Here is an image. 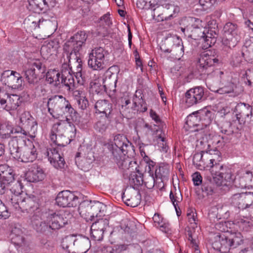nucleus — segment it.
<instances>
[{
	"instance_id": "1",
	"label": "nucleus",
	"mask_w": 253,
	"mask_h": 253,
	"mask_svg": "<svg viewBox=\"0 0 253 253\" xmlns=\"http://www.w3.org/2000/svg\"><path fill=\"white\" fill-rule=\"evenodd\" d=\"M21 192V184L16 180L14 170L7 165H0V194H13L11 198H8L9 200H6L16 210L20 209L22 199L19 194Z\"/></svg>"
},
{
	"instance_id": "2",
	"label": "nucleus",
	"mask_w": 253,
	"mask_h": 253,
	"mask_svg": "<svg viewBox=\"0 0 253 253\" xmlns=\"http://www.w3.org/2000/svg\"><path fill=\"white\" fill-rule=\"evenodd\" d=\"M48 112L53 117L58 119L66 113L67 121L72 120L76 124L80 122V116L71 106L69 102L62 95H54L50 97L47 102Z\"/></svg>"
},
{
	"instance_id": "3",
	"label": "nucleus",
	"mask_w": 253,
	"mask_h": 253,
	"mask_svg": "<svg viewBox=\"0 0 253 253\" xmlns=\"http://www.w3.org/2000/svg\"><path fill=\"white\" fill-rule=\"evenodd\" d=\"M216 237L218 240L212 244V248L220 253H228L230 250L236 248L243 242L240 232L230 233L227 231L219 233Z\"/></svg>"
},
{
	"instance_id": "4",
	"label": "nucleus",
	"mask_w": 253,
	"mask_h": 253,
	"mask_svg": "<svg viewBox=\"0 0 253 253\" xmlns=\"http://www.w3.org/2000/svg\"><path fill=\"white\" fill-rule=\"evenodd\" d=\"M107 145L111 154V159L120 158V156L123 154L127 155V156L129 157L134 151L132 143L127 139L126 136L123 134L115 135L113 142L109 143Z\"/></svg>"
},
{
	"instance_id": "5",
	"label": "nucleus",
	"mask_w": 253,
	"mask_h": 253,
	"mask_svg": "<svg viewBox=\"0 0 253 253\" xmlns=\"http://www.w3.org/2000/svg\"><path fill=\"white\" fill-rule=\"evenodd\" d=\"M218 59L214 55H210L208 53H204L201 55L199 59L197 67L200 72L207 74L208 76H213L215 78H219L221 80L224 72L216 69L213 70L212 67L215 63H218Z\"/></svg>"
},
{
	"instance_id": "6",
	"label": "nucleus",
	"mask_w": 253,
	"mask_h": 253,
	"mask_svg": "<svg viewBox=\"0 0 253 253\" xmlns=\"http://www.w3.org/2000/svg\"><path fill=\"white\" fill-rule=\"evenodd\" d=\"M202 21L193 17H186L181 20V25L183 32L189 33L188 37L195 40H199L204 37V29L201 25Z\"/></svg>"
},
{
	"instance_id": "7",
	"label": "nucleus",
	"mask_w": 253,
	"mask_h": 253,
	"mask_svg": "<svg viewBox=\"0 0 253 253\" xmlns=\"http://www.w3.org/2000/svg\"><path fill=\"white\" fill-rule=\"evenodd\" d=\"M223 30L225 38L223 40V44L225 49L234 48L240 40V32L238 25L231 22L227 23L223 27Z\"/></svg>"
},
{
	"instance_id": "8",
	"label": "nucleus",
	"mask_w": 253,
	"mask_h": 253,
	"mask_svg": "<svg viewBox=\"0 0 253 253\" xmlns=\"http://www.w3.org/2000/svg\"><path fill=\"white\" fill-rule=\"evenodd\" d=\"M24 24L31 32L37 28L54 31L57 25L55 20L51 21L49 19H44L43 18H40L35 15H30L28 16L25 19Z\"/></svg>"
},
{
	"instance_id": "9",
	"label": "nucleus",
	"mask_w": 253,
	"mask_h": 253,
	"mask_svg": "<svg viewBox=\"0 0 253 253\" xmlns=\"http://www.w3.org/2000/svg\"><path fill=\"white\" fill-rule=\"evenodd\" d=\"M31 67L25 71L27 81L30 84L37 85L39 82L38 76L45 72L46 68L42 61L39 59H33L30 62Z\"/></svg>"
},
{
	"instance_id": "10",
	"label": "nucleus",
	"mask_w": 253,
	"mask_h": 253,
	"mask_svg": "<svg viewBox=\"0 0 253 253\" xmlns=\"http://www.w3.org/2000/svg\"><path fill=\"white\" fill-rule=\"evenodd\" d=\"M87 35L84 31H80L72 36L64 44V49L70 55L79 53L85 45Z\"/></svg>"
},
{
	"instance_id": "11",
	"label": "nucleus",
	"mask_w": 253,
	"mask_h": 253,
	"mask_svg": "<svg viewBox=\"0 0 253 253\" xmlns=\"http://www.w3.org/2000/svg\"><path fill=\"white\" fill-rule=\"evenodd\" d=\"M179 11V7L167 3L154 8L153 16L157 22L168 21L175 17Z\"/></svg>"
},
{
	"instance_id": "12",
	"label": "nucleus",
	"mask_w": 253,
	"mask_h": 253,
	"mask_svg": "<svg viewBox=\"0 0 253 253\" xmlns=\"http://www.w3.org/2000/svg\"><path fill=\"white\" fill-rule=\"evenodd\" d=\"M65 131V126L61 123L55 124L52 127L50 137L51 140L58 146L57 148L66 146L72 140V136L70 138L64 135Z\"/></svg>"
},
{
	"instance_id": "13",
	"label": "nucleus",
	"mask_w": 253,
	"mask_h": 253,
	"mask_svg": "<svg viewBox=\"0 0 253 253\" xmlns=\"http://www.w3.org/2000/svg\"><path fill=\"white\" fill-rule=\"evenodd\" d=\"M22 77L16 71L6 70L1 75L2 84L12 89H21L22 86Z\"/></svg>"
},
{
	"instance_id": "14",
	"label": "nucleus",
	"mask_w": 253,
	"mask_h": 253,
	"mask_svg": "<svg viewBox=\"0 0 253 253\" xmlns=\"http://www.w3.org/2000/svg\"><path fill=\"white\" fill-rule=\"evenodd\" d=\"M196 213L191 211L187 213V215L190 226L187 227L185 229V235L190 241V246L194 250V252L200 251L199 250V246L196 240L197 234L195 232V228H197V218L195 216Z\"/></svg>"
},
{
	"instance_id": "15",
	"label": "nucleus",
	"mask_w": 253,
	"mask_h": 253,
	"mask_svg": "<svg viewBox=\"0 0 253 253\" xmlns=\"http://www.w3.org/2000/svg\"><path fill=\"white\" fill-rule=\"evenodd\" d=\"M231 204L239 210H244L253 204V192H243L233 194L230 198Z\"/></svg>"
},
{
	"instance_id": "16",
	"label": "nucleus",
	"mask_w": 253,
	"mask_h": 253,
	"mask_svg": "<svg viewBox=\"0 0 253 253\" xmlns=\"http://www.w3.org/2000/svg\"><path fill=\"white\" fill-rule=\"evenodd\" d=\"M161 49L164 52H172L178 58H180L184 54V46L182 42L173 38L166 39L164 43L161 46Z\"/></svg>"
},
{
	"instance_id": "17",
	"label": "nucleus",
	"mask_w": 253,
	"mask_h": 253,
	"mask_svg": "<svg viewBox=\"0 0 253 253\" xmlns=\"http://www.w3.org/2000/svg\"><path fill=\"white\" fill-rule=\"evenodd\" d=\"M45 217L48 222L50 233L64 227L68 224L69 220L63 214H58L54 212L45 213Z\"/></svg>"
},
{
	"instance_id": "18",
	"label": "nucleus",
	"mask_w": 253,
	"mask_h": 253,
	"mask_svg": "<svg viewBox=\"0 0 253 253\" xmlns=\"http://www.w3.org/2000/svg\"><path fill=\"white\" fill-rule=\"evenodd\" d=\"M206 98L204 88L201 86L191 88L185 93V103L188 107L199 103Z\"/></svg>"
},
{
	"instance_id": "19",
	"label": "nucleus",
	"mask_w": 253,
	"mask_h": 253,
	"mask_svg": "<svg viewBox=\"0 0 253 253\" xmlns=\"http://www.w3.org/2000/svg\"><path fill=\"white\" fill-rule=\"evenodd\" d=\"M78 197L68 190L62 191L58 193L56 198L57 205L62 207H74L76 206Z\"/></svg>"
},
{
	"instance_id": "20",
	"label": "nucleus",
	"mask_w": 253,
	"mask_h": 253,
	"mask_svg": "<svg viewBox=\"0 0 253 253\" xmlns=\"http://www.w3.org/2000/svg\"><path fill=\"white\" fill-rule=\"evenodd\" d=\"M75 243L81 246V253H86L87 252L89 242L87 240H76L73 235L67 236L63 239L61 246L65 252L70 253L71 250L70 248H72L73 245H75Z\"/></svg>"
},
{
	"instance_id": "21",
	"label": "nucleus",
	"mask_w": 253,
	"mask_h": 253,
	"mask_svg": "<svg viewBox=\"0 0 253 253\" xmlns=\"http://www.w3.org/2000/svg\"><path fill=\"white\" fill-rule=\"evenodd\" d=\"M36 152V149L32 142H30L28 145L25 143L19 153L18 156L15 159L24 163L33 162L37 158Z\"/></svg>"
},
{
	"instance_id": "22",
	"label": "nucleus",
	"mask_w": 253,
	"mask_h": 253,
	"mask_svg": "<svg viewBox=\"0 0 253 253\" xmlns=\"http://www.w3.org/2000/svg\"><path fill=\"white\" fill-rule=\"evenodd\" d=\"M253 106L245 103L240 102L235 107L237 113L236 119L240 124H244L247 118L251 117L253 115Z\"/></svg>"
},
{
	"instance_id": "23",
	"label": "nucleus",
	"mask_w": 253,
	"mask_h": 253,
	"mask_svg": "<svg viewBox=\"0 0 253 253\" xmlns=\"http://www.w3.org/2000/svg\"><path fill=\"white\" fill-rule=\"evenodd\" d=\"M28 2L30 9L35 13L44 12L55 5V0H28Z\"/></svg>"
},
{
	"instance_id": "24",
	"label": "nucleus",
	"mask_w": 253,
	"mask_h": 253,
	"mask_svg": "<svg viewBox=\"0 0 253 253\" xmlns=\"http://www.w3.org/2000/svg\"><path fill=\"white\" fill-rule=\"evenodd\" d=\"M23 137L14 136L8 142L10 154L14 159L18 156L19 153L26 143V140H29L24 136Z\"/></svg>"
},
{
	"instance_id": "25",
	"label": "nucleus",
	"mask_w": 253,
	"mask_h": 253,
	"mask_svg": "<svg viewBox=\"0 0 253 253\" xmlns=\"http://www.w3.org/2000/svg\"><path fill=\"white\" fill-rule=\"evenodd\" d=\"M59 148H52L47 150V156L50 163L57 169H64L65 166L64 159L59 153Z\"/></svg>"
},
{
	"instance_id": "26",
	"label": "nucleus",
	"mask_w": 253,
	"mask_h": 253,
	"mask_svg": "<svg viewBox=\"0 0 253 253\" xmlns=\"http://www.w3.org/2000/svg\"><path fill=\"white\" fill-rule=\"evenodd\" d=\"M45 176L44 170L40 166L34 164L26 173V179L30 182L42 181Z\"/></svg>"
},
{
	"instance_id": "27",
	"label": "nucleus",
	"mask_w": 253,
	"mask_h": 253,
	"mask_svg": "<svg viewBox=\"0 0 253 253\" xmlns=\"http://www.w3.org/2000/svg\"><path fill=\"white\" fill-rule=\"evenodd\" d=\"M39 214L35 215L32 217L31 221L34 228L38 233L45 234L46 232L50 233L48 222L45 215L42 218Z\"/></svg>"
},
{
	"instance_id": "28",
	"label": "nucleus",
	"mask_w": 253,
	"mask_h": 253,
	"mask_svg": "<svg viewBox=\"0 0 253 253\" xmlns=\"http://www.w3.org/2000/svg\"><path fill=\"white\" fill-rule=\"evenodd\" d=\"M126 155L123 154L120 156V158L117 159H112L113 161L117 164L119 168L124 169L125 171L129 170L130 173L133 172V170H139L137 169V164L135 162L131 161L127 157L126 158Z\"/></svg>"
},
{
	"instance_id": "29",
	"label": "nucleus",
	"mask_w": 253,
	"mask_h": 253,
	"mask_svg": "<svg viewBox=\"0 0 253 253\" xmlns=\"http://www.w3.org/2000/svg\"><path fill=\"white\" fill-rule=\"evenodd\" d=\"M222 77L221 82L219 78H216V79L219 81L221 85V86L216 90V92L221 94L233 93L231 96H237L239 94V91L237 90V87L236 85L231 82H227L224 84V81L225 76L224 74Z\"/></svg>"
},
{
	"instance_id": "30",
	"label": "nucleus",
	"mask_w": 253,
	"mask_h": 253,
	"mask_svg": "<svg viewBox=\"0 0 253 253\" xmlns=\"http://www.w3.org/2000/svg\"><path fill=\"white\" fill-rule=\"evenodd\" d=\"M20 122L33 133L37 130L38 123L29 112L24 111L20 115Z\"/></svg>"
},
{
	"instance_id": "31",
	"label": "nucleus",
	"mask_w": 253,
	"mask_h": 253,
	"mask_svg": "<svg viewBox=\"0 0 253 253\" xmlns=\"http://www.w3.org/2000/svg\"><path fill=\"white\" fill-rule=\"evenodd\" d=\"M67 64H64L62 66L61 83L68 87V90H70L72 87L74 86L75 80Z\"/></svg>"
},
{
	"instance_id": "32",
	"label": "nucleus",
	"mask_w": 253,
	"mask_h": 253,
	"mask_svg": "<svg viewBox=\"0 0 253 253\" xmlns=\"http://www.w3.org/2000/svg\"><path fill=\"white\" fill-rule=\"evenodd\" d=\"M113 105L107 100H98L95 104L94 107L99 113L105 114L106 118L111 119L112 117Z\"/></svg>"
},
{
	"instance_id": "33",
	"label": "nucleus",
	"mask_w": 253,
	"mask_h": 253,
	"mask_svg": "<svg viewBox=\"0 0 253 253\" xmlns=\"http://www.w3.org/2000/svg\"><path fill=\"white\" fill-rule=\"evenodd\" d=\"M219 174V177L215 176V178H217V180H215V182L217 186L230 185L233 181L235 182V179H236L232 174L231 169L226 167L222 172Z\"/></svg>"
},
{
	"instance_id": "34",
	"label": "nucleus",
	"mask_w": 253,
	"mask_h": 253,
	"mask_svg": "<svg viewBox=\"0 0 253 253\" xmlns=\"http://www.w3.org/2000/svg\"><path fill=\"white\" fill-rule=\"evenodd\" d=\"M9 237L11 243L16 247H20L25 246V238L23 231L20 227H12Z\"/></svg>"
},
{
	"instance_id": "35",
	"label": "nucleus",
	"mask_w": 253,
	"mask_h": 253,
	"mask_svg": "<svg viewBox=\"0 0 253 253\" xmlns=\"http://www.w3.org/2000/svg\"><path fill=\"white\" fill-rule=\"evenodd\" d=\"M20 209L28 212H35V215L40 213L39 204L30 197L22 199L20 204Z\"/></svg>"
},
{
	"instance_id": "36",
	"label": "nucleus",
	"mask_w": 253,
	"mask_h": 253,
	"mask_svg": "<svg viewBox=\"0 0 253 253\" xmlns=\"http://www.w3.org/2000/svg\"><path fill=\"white\" fill-rule=\"evenodd\" d=\"M196 113L199 114V117H200V120L202 124L200 125L203 127V129L209 126L211 123L214 116V113L207 107L197 111Z\"/></svg>"
},
{
	"instance_id": "37",
	"label": "nucleus",
	"mask_w": 253,
	"mask_h": 253,
	"mask_svg": "<svg viewBox=\"0 0 253 253\" xmlns=\"http://www.w3.org/2000/svg\"><path fill=\"white\" fill-rule=\"evenodd\" d=\"M169 169L167 165H162L156 167L155 169V175L156 180H160L158 182V187L161 188L164 187V181L168 180L169 175Z\"/></svg>"
},
{
	"instance_id": "38",
	"label": "nucleus",
	"mask_w": 253,
	"mask_h": 253,
	"mask_svg": "<svg viewBox=\"0 0 253 253\" xmlns=\"http://www.w3.org/2000/svg\"><path fill=\"white\" fill-rule=\"evenodd\" d=\"M78 211L81 216L86 221L94 220L93 215H92L91 202L84 201L81 203L78 208Z\"/></svg>"
},
{
	"instance_id": "39",
	"label": "nucleus",
	"mask_w": 253,
	"mask_h": 253,
	"mask_svg": "<svg viewBox=\"0 0 253 253\" xmlns=\"http://www.w3.org/2000/svg\"><path fill=\"white\" fill-rule=\"evenodd\" d=\"M253 173L250 171H246L241 176L235 179V183L238 184L239 187L245 188L252 186Z\"/></svg>"
},
{
	"instance_id": "40",
	"label": "nucleus",
	"mask_w": 253,
	"mask_h": 253,
	"mask_svg": "<svg viewBox=\"0 0 253 253\" xmlns=\"http://www.w3.org/2000/svg\"><path fill=\"white\" fill-rule=\"evenodd\" d=\"M93 160L85 157H81L80 153H77L75 158V163L77 167L84 171H87L91 167Z\"/></svg>"
},
{
	"instance_id": "41",
	"label": "nucleus",
	"mask_w": 253,
	"mask_h": 253,
	"mask_svg": "<svg viewBox=\"0 0 253 253\" xmlns=\"http://www.w3.org/2000/svg\"><path fill=\"white\" fill-rule=\"evenodd\" d=\"M186 124L190 128L196 127L197 128L195 131H199L203 129V127L200 125H202L199 114L196 113V111L194 112L192 114L189 115L187 117Z\"/></svg>"
},
{
	"instance_id": "42",
	"label": "nucleus",
	"mask_w": 253,
	"mask_h": 253,
	"mask_svg": "<svg viewBox=\"0 0 253 253\" xmlns=\"http://www.w3.org/2000/svg\"><path fill=\"white\" fill-rule=\"evenodd\" d=\"M210 161L209 170L212 176L213 181L215 182V180H217V178H215V176L219 177V174L221 172H222L223 169H225V167L220 163H217L213 158H211Z\"/></svg>"
},
{
	"instance_id": "43",
	"label": "nucleus",
	"mask_w": 253,
	"mask_h": 253,
	"mask_svg": "<svg viewBox=\"0 0 253 253\" xmlns=\"http://www.w3.org/2000/svg\"><path fill=\"white\" fill-rule=\"evenodd\" d=\"M5 110L7 111L17 109L21 102L20 97L16 94H9L6 98Z\"/></svg>"
},
{
	"instance_id": "44",
	"label": "nucleus",
	"mask_w": 253,
	"mask_h": 253,
	"mask_svg": "<svg viewBox=\"0 0 253 253\" xmlns=\"http://www.w3.org/2000/svg\"><path fill=\"white\" fill-rule=\"evenodd\" d=\"M129 183L133 187H139L143 184L144 179L143 174L137 170L130 173L128 177Z\"/></svg>"
},
{
	"instance_id": "45",
	"label": "nucleus",
	"mask_w": 253,
	"mask_h": 253,
	"mask_svg": "<svg viewBox=\"0 0 253 253\" xmlns=\"http://www.w3.org/2000/svg\"><path fill=\"white\" fill-rule=\"evenodd\" d=\"M115 247V249L110 246L104 247V249L101 250V252H103L104 253H105V252L108 253H113V251H115L116 252L119 253L120 252L126 251L129 252V249L134 247L139 248V247L138 245H136L135 246L133 245H116Z\"/></svg>"
},
{
	"instance_id": "46",
	"label": "nucleus",
	"mask_w": 253,
	"mask_h": 253,
	"mask_svg": "<svg viewBox=\"0 0 253 253\" xmlns=\"http://www.w3.org/2000/svg\"><path fill=\"white\" fill-rule=\"evenodd\" d=\"M132 109L141 112H144L147 111V105L142 96L140 97H137L136 94L134 95L133 98V106Z\"/></svg>"
},
{
	"instance_id": "47",
	"label": "nucleus",
	"mask_w": 253,
	"mask_h": 253,
	"mask_svg": "<svg viewBox=\"0 0 253 253\" xmlns=\"http://www.w3.org/2000/svg\"><path fill=\"white\" fill-rule=\"evenodd\" d=\"M13 130V125L10 122H5L0 124V137L2 139L10 137Z\"/></svg>"
},
{
	"instance_id": "48",
	"label": "nucleus",
	"mask_w": 253,
	"mask_h": 253,
	"mask_svg": "<svg viewBox=\"0 0 253 253\" xmlns=\"http://www.w3.org/2000/svg\"><path fill=\"white\" fill-rule=\"evenodd\" d=\"M169 198L178 214L176 206L178 203L180 202L182 200V196L180 189L179 188L176 189V187L174 186L173 189H172L170 192Z\"/></svg>"
},
{
	"instance_id": "49",
	"label": "nucleus",
	"mask_w": 253,
	"mask_h": 253,
	"mask_svg": "<svg viewBox=\"0 0 253 253\" xmlns=\"http://www.w3.org/2000/svg\"><path fill=\"white\" fill-rule=\"evenodd\" d=\"M112 67H110L105 73L104 77L103 78V83L104 84V86L105 87L108 85L110 87V85H116L117 82V78L115 74L112 72Z\"/></svg>"
},
{
	"instance_id": "50",
	"label": "nucleus",
	"mask_w": 253,
	"mask_h": 253,
	"mask_svg": "<svg viewBox=\"0 0 253 253\" xmlns=\"http://www.w3.org/2000/svg\"><path fill=\"white\" fill-rule=\"evenodd\" d=\"M92 215H93L94 218L98 216H101L104 214V211L106 208V206L102 203L96 201L91 203Z\"/></svg>"
},
{
	"instance_id": "51",
	"label": "nucleus",
	"mask_w": 253,
	"mask_h": 253,
	"mask_svg": "<svg viewBox=\"0 0 253 253\" xmlns=\"http://www.w3.org/2000/svg\"><path fill=\"white\" fill-rule=\"evenodd\" d=\"M242 55L246 61H253V42L249 45H246L243 47Z\"/></svg>"
},
{
	"instance_id": "52",
	"label": "nucleus",
	"mask_w": 253,
	"mask_h": 253,
	"mask_svg": "<svg viewBox=\"0 0 253 253\" xmlns=\"http://www.w3.org/2000/svg\"><path fill=\"white\" fill-rule=\"evenodd\" d=\"M105 61L101 59H98L96 57H91L89 55L88 60V66L94 70H101L104 68Z\"/></svg>"
},
{
	"instance_id": "53",
	"label": "nucleus",
	"mask_w": 253,
	"mask_h": 253,
	"mask_svg": "<svg viewBox=\"0 0 253 253\" xmlns=\"http://www.w3.org/2000/svg\"><path fill=\"white\" fill-rule=\"evenodd\" d=\"M108 54L107 51L105 50L102 47H96L92 49L90 53L91 57L97 58L98 59H101L105 61V57Z\"/></svg>"
},
{
	"instance_id": "54",
	"label": "nucleus",
	"mask_w": 253,
	"mask_h": 253,
	"mask_svg": "<svg viewBox=\"0 0 253 253\" xmlns=\"http://www.w3.org/2000/svg\"><path fill=\"white\" fill-rule=\"evenodd\" d=\"M109 226V220L106 218H100L95 221L91 227L104 232Z\"/></svg>"
},
{
	"instance_id": "55",
	"label": "nucleus",
	"mask_w": 253,
	"mask_h": 253,
	"mask_svg": "<svg viewBox=\"0 0 253 253\" xmlns=\"http://www.w3.org/2000/svg\"><path fill=\"white\" fill-rule=\"evenodd\" d=\"M141 198L140 193L139 192H137L130 198L126 199L125 203L126 205L131 207H137L140 203Z\"/></svg>"
},
{
	"instance_id": "56",
	"label": "nucleus",
	"mask_w": 253,
	"mask_h": 253,
	"mask_svg": "<svg viewBox=\"0 0 253 253\" xmlns=\"http://www.w3.org/2000/svg\"><path fill=\"white\" fill-rule=\"evenodd\" d=\"M204 32H204L205 35L203 38V40L205 43L204 46L208 48L214 44L216 41V38L213 37L212 34L209 33L208 31H206V29H204Z\"/></svg>"
},
{
	"instance_id": "57",
	"label": "nucleus",
	"mask_w": 253,
	"mask_h": 253,
	"mask_svg": "<svg viewBox=\"0 0 253 253\" xmlns=\"http://www.w3.org/2000/svg\"><path fill=\"white\" fill-rule=\"evenodd\" d=\"M54 50V47L52 43H48L43 45L41 48V54L44 59L47 58L49 56L52 54Z\"/></svg>"
},
{
	"instance_id": "58",
	"label": "nucleus",
	"mask_w": 253,
	"mask_h": 253,
	"mask_svg": "<svg viewBox=\"0 0 253 253\" xmlns=\"http://www.w3.org/2000/svg\"><path fill=\"white\" fill-rule=\"evenodd\" d=\"M107 119V118L104 117L98 121L94 126V129L101 133L104 132L108 127V124L106 121Z\"/></svg>"
},
{
	"instance_id": "59",
	"label": "nucleus",
	"mask_w": 253,
	"mask_h": 253,
	"mask_svg": "<svg viewBox=\"0 0 253 253\" xmlns=\"http://www.w3.org/2000/svg\"><path fill=\"white\" fill-rule=\"evenodd\" d=\"M99 23L100 25H102L103 26V29L104 33L103 34L104 35L107 32L108 28L112 24L109 13H108L102 16L100 19Z\"/></svg>"
},
{
	"instance_id": "60",
	"label": "nucleus",
	"mask_w": 253,
	"mask_h": 253,
	"mask_svg": "<svg viewBox=\"0 0 253 253\" xmlns=\"http://www.w3.org/2000/svg\"><path fill=\"white\" fill-rule=\"evenodd\" d=\"M202 190L207 196L212 195L214 192V187L211 181L204 182L202 185Z\"/></svg>"
},
{
	"instance_id": "61",
	"label": "nucleus",
	"mask_w": 253,
	"mask_h": 253,
	"mask_svg": "<svg viewBox=\"0 0 253 253\" xmlns=\"http://www.w3.org/2000/svg\"><path fill=\"white\" fill-rule=\"evenodd\" d=\"M150 115L152 120L159 124V128L157 130H163L166 127V124L161 120L159 116L152 109L150 111Z\"/></svg>"
},
{
	"instance_id": "62",
	"label": "nucleus",
	"mask_w": 253,
	"mask_h": 253,
	"mask_svg": "<svg viewBox=\"0 0 253 253\" xmlns=\"http://www.w3.org/2000/svg\"><path fill=\"white\" fill-rule=\"evenodd\" d=\"M156 134L158 138L160 139L162 142V146H160L162 151L167 152L168 146L166 142V134L164 130H156Z\"/></svg>"
},
{
	"instance_id": "63",
	"label": "nucleus",
	"mask_w": 253,
	"mask_h": 253,
	"mask_svg": "<svg viewBox=\"0 0 253 253\" xmlns=\"http://www.w3.org/2000/svg\"><path fill=\"white\" fill-rule=\"evenodd\" d=\"M217 0H199V5L202 10H207L210 9L216 2Z\"/></svg>"
},
{
	"instance_id": "64",
	"label": "nucleus",
	"mask_w": 253,
	"mask_h": 253,
	"mask_svg": "<svg viewBox=\"0 0 253 253\" xmlns=\"http://www.w3.org/2000/svg\"><path fill=\"white\" fill-rule=\"evenodd\" d=\"M220 130L222 133L226 135L231 134L233 132V130L231 127V124L227 121H225L220 126Z\"/></svg>"
}]
</instances>
